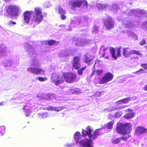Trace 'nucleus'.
Listing matches in <instances>:
<instances>
[{"mask_svg":"<svg viewBox=\"0 0 147 147\" xmlns=\"http://www.w3.org/2000/svg\"><path fill=\"white\" fill-rule=\"evenodd\" d=\"M144 90L147 91V84L144 87Z\"/></svg>","mask_w":147,"mask_h":147,"instance_id":"obj_47","label":"nucleus"},{"mask_svg":"<svg viewBox=\"0 0 147 147\" xmlns=\"http://www.w3.org/2000/svg\"><path fill=\"white\" fill-rule=\"evenodd\" d=\"M113 78V75L110 72H107L103 75L99 80L100 84H104L111 81Z\"/></svg>","mask_w":147,"mask_h":147,"instance_id":"obj_4","label":"nucleus"},{"mask_svg":"<svg viewBox=\"0 0 147 147\" xmlns=\"http://www.w3.org/2000/svg\"><path fill=\"white\" fill-rule=\"evenodd\" d=\"M48 45L50 46L52 45L55 44L57 45L59 43V42H57L53 40H50L48 41Z\"/></svg>","mask_w":147,"mask_h":147,"instance_id":"obj_24","label":"nucleus"},{"mask_svg":"<svg viewBox=\"0 0 147 147\" xmlns=\"http://www.w3.org/2000/svg\"><path fill=\"white\" fill-rule=\"evenodd\" d=\"M33 12L32 11H27L23 13V19L25 23L28 24L30 19V17Z\"/></svg>","mask_w":147,"mask_h":147,"instance_id":"obj_8","label":"nucleus"},{"mask_svg":"<svg viewBox=\"0 0 147 147\" xmlns=\"http://www.w3.org/2000/svg\"><path fill=\"white\" fill-rule=\"evenodd\" d=\"M109 58V56H107L105 57V58L106 59H108Z\"/></svg>","mask_w":147,"mask_h":147,"instance_id":"obj_51","label":"nucleus"},{"mask_svg":"<svg viewBox=\"0 0 147 147\" xmlns=\"http://www.w3.org/2000/svg\"><path fill=\"white\" fill-rule=\"evenodd\" d=\"M126 111H130L131 113H128L125 114L124 117L127 119H130L133 117L134 113L132 112V110L130 109H128L125 110Z\"/></svg>","mask_w":147,"mask_h":147,"instance_id":"obj_19","label":"nucleus"},{"mask_svg":"<svg viewBox=\"0 0 147 147\" xmlns=\"http://www.w3.org/2000/svg\"><path fill=\"white\" fill-rule=\"evenodd\" d=\"M130 135H127L126 136H123L121 137H119L112 141V143L114 144H117L121 142L122 140L126 141L130 137Z\"/></svg>","mask_w":147,"mask_h":147,"instance_id":"obj_14","label":"nucleus"},{"mask_svg":"<svg viewBox=\"0 0 147 147\" xmlns=\"http://www.w3.org/2000/svg\"><path fill=\"white\" fill-rule=\"evenodd\" d=\"M121 47H119L118 48L117 50V58L118 57H120L121 55Z\"/></svg>","mask_w":147,"mask_h":147,"instance_id":"obj_31","label":"nucleus"},{"mask_svg":"<svg viewBox=\"0 0 147 147\" xmlns=\"http://www.w3.org/2000/svg\"><path fill=\"white\" fill-rule=\"evenodd\" d=\"M49 109L51 111H55V107H49Z\"/></svg>","mask_w":147,"mask_h":147,"instance_id":"obj_45","label":"nucleus"},{"mask_svg":"<svg viewBox=\"0 0 147 147\" xmlns=\"http://www.w3.org/2000/svg\"><path fill=\"white\" fill-rule=\"evenodd\" d=\"M65 81L68 83H71L73 80L74 75L71 73H64L63 75Z\"/></svg>","mask_w":147,"mask_h":147,"instance_id":"obj_9","label":"nucleus"},{"mask_svg":"<svg viewBox=\"0 0 147 147\" xmlns=\"http://www.w3.org/2000/svg\"><path fill=\"white\" fill-rule=\"evenodd\" d=\"M16 9L12 5H8L5 6L4 10L7 13L8 15H12L18 16V13L17 12L14 13L13 11Z\"/></svg>","mask_w":147,"mask_h":147,"instance_id":"obj_7","label":"nucleus"},{"mask_svg":"<svg viewBox=\"0 0 147 147\" xmlns=\"http://www.w3.org/2000/svg\"><path fill=\"white\" fill-rule=\"evenodd\" d=\"M63 109V108L61 107H55V111L57 112L60 111Z\"/></svg>","mask_w":147,"mask_h":147,"instance_id":"obj_34","label":"nucleus"},{"mask_svg":"<svg viewBox=\"0 0 147 147\" xmlns=\"http://www.w3.org/2000/svg\"><path fill=\"white\" fill-rule=\"evenodd\" d=\"M131 54H136L137 55H139L140 56V57H142L143 55L141 53H140L139 51L134 50H131Z\"/></svg>","mask_w":147,"mask_h":147,"instance_id":"obj_25","label":"nucleus"},{"mask_svg":"<svg viewBox=\"0 0 147 147\" xmlns=\"http://www.w3.org/2000/svg\"><path fill=\"white\" fill-rule=\"evenodd\" d=\"M43 16L40 8L35 7L33 15V20L37 24H38L43 20Z\"/></svg>","mask_w":147,"mask_h":147,"instance_id":"obj_2","label":"nucleus"},{"mask_svg":"<svg viewBox=\"0 0 147 147\" xmlns=\"http://www.w3.org/2000/svg\"><path fill=\"white\" fill-rule=\"evenodd\" d=\"M109 51L111 55L112 58L116 60L117 59V56L116 54V51L113 48H111L109 50Z\"/></svg>","mask_w":147,"mask_h":147,"instance_id":"obj_20","label":"nucleus"},{"mask_svg":"<svg viewBox=\"0 0 147 147\" xmlns=\"http://www.w3.org/2000/svg\"><path fill=\"white\" fill-rule=\"evenodd\" d=\"M24 113L25 114L26 116L27 117H28L30 115V112L28 109H25L24 110Z\"/></svg>","mask_w":147,"mask_h":147,"instance_id":"obj_36","label":"nucleus"},{"mask_svg":"<svg viewBox=\"0 0 147 147\" xmlns=\"http://www.w3.org/2000/svg\"><path fill=\"white\" fill-rule=\"evenodd\" d=\"M123 54L125 57H129L131 54V50L129 47L123 48Z\"/></svg>","mask_w":147,"mask_h":147,"instance_id":"obj_16","label":"nucleus"},{"mask_svg":"<svg viewBox=\"0 0 147 147\" xmlns=\"http://www.w3.org/2000/svg\"><path fill=\"white\" fill-rule=\"evenodd\" d=\"M57 11L58 13L60 15V17L61 20H64L66 18V16L65 15L66 12L61 6H58L57 9Z\"/></svg>","mask_w":147,"mask_h":147,"instance_id":"obj_11","label":"nucleus"},{"mask_svg":"<svg viewBox=\"0 0 147 147\" xmlns=\"http://www.w3.org/2000/svg\"><path fill=\"white\" fill-rule=\"evenodd\" d=\"M108 7V5L106 4H99V8L102 9H106Z\"/></svg>","mask_w":147,"mask_h":147,"instance_id":"obj_29","label":"nucleus"},{"mask_svg":"<svg viewBox=\"0 0 147 147\" xmlns=\"http://www.w3.org/2000/svg\"><path fill=\"white\" fill-rule=\"evenodd\" d=\"M139 44L141 46L146 45V40L144 39H143L141 41L139 42Z\"/></svg>","mask_w":147,"mask_h":147,"instance_id":"obj_37","label":"nucleus"},{"mask_svg":"<svg viewBox=\"0 0 147 147\" xmlns=\"http://www.w3.org/2000/svg\"><path fill=\"white\" fill-rule=\"evenodd\" d=\"M146 49H147V45L146 46Z\"/></svg>","mask_w":147,"mask_h":147,"instance_id":"obj_55","label":"nucleus"},{"mask_svg":"<svg viewBox=\"0 0 147 147\" xmlns=\"http://www.w3.org/2000/svg\"><path fill=\"white\" fill-rule=\"evenodd\" d=\"M104 25L107 29H113L115 26L114 21L111 16H108L107 19L104 22Z\"/></svg>","mask_w":147,"mask_h":147,"instance_id":"obj_3","label":"nucleus"},{"mask_svg":"<svg viewBox=\"0 0 147 147\" xmlns=\"http://www.w3.org/2000/svg\"><path fill=\"white\" fill-rule=\"evenodd\" d=\"M69 5L70 8H73L74 7V1L72 0L70 1L69 3Z\"/></svg>","mask_w":147,"mask_h":147,"instance_id":"obj_39","label":"nucleus"},{"mask_svg":"<svg viewBox=\"0 0 147 147\" xmlns=\"http://www.w3.org/2000/svg\"><path fill=\"white\" fill-rule=\"evenodd\" d=\"M122 115V113L121 112L118 111L116 112L115 115V117L116 118H119Z\"/></svg>","mask_w":147,"mask_h":147,"instance_id":"obj_33","label":"nucleus"},{"mask_svg":"<svg viewBox=\"0 0 147 147\" xmlns=\"http://www.w3.org/2000/svg\"><path fill=\"white\" fill-rule=\"evenodd\" d=\"M80 79V78L79 76H77L76 75H74V81L76 82L78 81Z\"/></svg>","mask_w":147,"mask_h":147,"instance_id":"obj_42","label":"nucleus"},{"mask_svg":"<svg viewBox=\"0 0 147 147\" xmlns=\"http://www.w3.org/2000/svg\"><path fill=\"white\" fill-rule=\"evenodd\" d=\"M80 60L79 57L76 56L74 57V68L75 69L78 70L80 68L81 66Z\"/></svg>","mask_w":147,"mask_h":147,"instance_id":"obj_15","label":"nucleus"},{"mask_svg":"<svg viewBox=\"0 0 147 147\" xmlns=\"http://www.w3.org/2000/svg\"><path fill=\"white\" fill-rule=\"evenodd\" d=\"M16 24V22H12L10 21L7 24L9 26H11L12 25H14Z\"/></svg>","mask_w":147,"mask_h":147,"instance_id":"obj_41","label":"nucleus"},{"mask_svg":"<svg viewBox=\"0 0 147 147\" xmlns=\"http://www.w3.org/2000/svg\"><path fill=\"white\" fill-rule=\"evenodd\" d=\"M68 147H69V146H68Z\"/></svg>","mask_w":147,"mask_h":147,"instance_id":"obj_56","label":"nucleus"},{"mask_svg":"<svg viewBox=\"0 0 147 147\" xmlns=\"http://www.w3.org/2000/svg\"><path fill=\"white\" fill-rule=\"evenodd\" d=\"M116 103L117 105H121V104H123L122 102L121 99V100H119L118 101H117L116 102Z\"/></svg>","mask_w":147,"mask_h":147,"instance_id":"obj_43","label":"nucleus"},{"mask_svg":"<svg viewBox=\"0 0 147 147\" xmlns=\"http://www.w3.org/2000/svg\"><path fill=\"white\" fill-rule=\"evenodd\" d=\"M63 26H65V25H64V24L60 25L59 26L60 27H61Z\"/></svg>","mask_w":147,"mask_h":147,"instance_id":"obj_52","label":"nucleus"},{"mask_svg":"<svg viewBox=\"0 0 147 147\" xmlns=\"http://www.w3.org/2000/svg\"><path fill=\"white\" fill-rule=\"evenodd\" d=\"M132 129V125L130 123L123 124L119 123L117 124L116 131L119 134L122 135L129 134Z\"/></svg>","mask_w":147,"mask_h":147,"instance_id":"obj_1","label":"nucleus"},{"mask_svg":"<svg viewBox=\"0 0 147 147\" xmlns=\"http://www.w3.org/2000/svg\"><path fill=\"white\" fill-rule=\"evenodd\" d=\"M136 57H135V59H136Z\"/></svg>","mask_w":147,"mask_h":147,"instance_id":"obj_57","label":"nucleus"},{"mask_svg":"<svg viewBox=\"0 0 147 147\" xmlns=\"http://www.w3.org/2000/svg\"><path fill=\"white\" fill-rule=\"evenodd\" d=\"M105 55V53H103L102 54V57H104V56Z\"/></svg>","mask_w":147,"mask_h":147,"instance_id":"obj_53","label":"nucleus"},{"mask_svg":"<svg viewBox=\"0 0 147 147\" xmlns=\"http://www.w3.org/2000/svg\"><path fill=\"white\" fill-rule=\"evenodd\" d=\"M80 143L83 144V147H92L91 146L89 142H84V141H81L80 142Z\"/></svg>","mask_w":147,"mask_h":147,"instance_id":"obj_23","label":"nucleus"},{"mask_svg":"<svg viewBox=\"0 0 147 147\" xmlns=\"http://www.w3.org/2000/svg\"><path fill=\"white\" fill-rule=\"evenodd\" d=\"M145 70L143 68H141L138 70L136 71L135 72L136 74L138 75H140L141 74L143 73L144 72Z\"/></svg>","mask_w":147,"mask_h":147,"instance_id":"obj_30","label":"nucleus"},{"mask_svg":"<svg viewBox=\"0 0 147 147\" xmlns=\"http://www.w3.org/2000/svg\"><path fill=\"white\" fill-rule=\"evenodd\" d=\"M96 74L95 73V70L94 71H93L92 72L91 75L93 76L94 75Z\"/></svg>","mask_w":147,"mask_h":147,"instance_id":"obj_48","label":"nucleus"},{"mask_svg":"<svg viewBox=\"0 0 147 147\" xmlns=\"http://www.w3.org/2000/svg\"><path fill=\"white\" fill-rule=\"evenodd\" d=\"M51 80L56 85L62 83L64 81V80L62 77L59 78L58 75L54 73H53L51 76Z\"/></svg>","mask_w":147,"mask_h":147,"instance_id":"obj_5","label":"nucleus"},{"mask_svg":"<svg viewBox=\"0 0 147 147\" xmlns=\"http://www.w3.org/2000/svg\"><path fill=\"white\" fill-rule=\"evenodd\" d=\"M81 6L82 7L86 8L88 7V3L87 1L86 0H78L74 1V7H80Z\"/></svg>","mask_w":147,"mask_h":147,"instance_id":"obj_10","label":"nucleus"},{"mask_svg":"<svg viewBox=\"0 0 147 147\" xmlns=\"http://www.w3.org/2000/svg\"><path fill=\"white\" fill-rule=\"evenodd\" d=\"M32 66H35V64H33L32 65Z\"/></svg>","mask_w":147,"mask_h":147,"instance_id":"obj_54","label":"nucleus"},{"mask_svg":"<svg viewBox=\"0 0 147 147\" xmlns=\"http://www.w3.org/2000/svg\"><path fill=\"white\" fill-rule=\"evenodd\" d=\"M80 132L78 131L76 132L74 135V138L76 141V144H77L78 143L82 145L83 146V144L80 143V142L82 140L80 141Z\"/></svg>","mask_w":147,"mask_h":147,"instance_id":"obj_17","label":"nucleus"},{"mask_svg":"<svg viewBox=\"0 0 147 147\" xmlns=\"http://www.w3.org/2000/svg\"><path fill=\"white\" fill-rule=\"evenodd\" d=\"M147 129L140 126L138 127L135 130V132L137 135L145 134L147 132Z\"/></svg>","mask_w":147,"mask_h":147,"instance_id":"obj_12","label":"nucleus"},{"mask_svg":"<svg viewBox=\"0 0 147 147\" xmlns=\"http://www.w3.org/2000/svg\"><path fill=\"white\" fill-rule=\"evenodd\" d=\"M86 130H85L83 129H82V136L83 137L85 136H88V137L91 134V132L93 130L89 126H88L86 128Z\"/></svg>","mask_w":147,"mask_h":147,"instance_id":"obj_13","label":"nucleus"},{"mask_svg":"<svg viewBox=\"0 0 147 147\" xmlns=\"http://www.w3.org/2000/svg\"><path fill=\"white\" fill-rule=\"evenodd\" d=\"M103 72V70L102 69H97L95 70V73L98 75H101Z\"/></svg>","mask_w":147,"mask_h":147,"instance_id":"obj_32","label":"nucleus"},{"mask_svg":"<svg viewBox=\"0 0 147 147\" xmlns=\"http://www.w3.org/2000/svg\"><path fill=\"white\" fill-rule=\"evenodd\" d=\"M128 107L127 105H124L123 106H121V107H119L120 109H123L125 108H126Z\"/></svg>","mask_w":147,"mask_h":147,"instance_id":"obj_46","label":"nucleus"},{"mask_svg":"<svg viewBox=\"0 0 147 147\" xmlns=\"http://www.w3.org/2000/svg\"><path fill=\"white\" fill-rule=\"evenodd\" d=\"M99 135L98 130H95L93 134H91L90 135V136L89 137V139L87 140V141H88V142H91V139H95L97 137V136Z\"/></svg>","mask_w":147,"mask_h":147,"instance_id":"obj_18","label":"nucleus"},{"mask_svg":"<svg viewBox=\"0 0 147 147\" xmlns=\"http://www.w3.org/2000/svg\"><path fill=\"white\" fill-rule=\"evenodd\" d=\"M5 131V127L4 126L0 127V135H3Z\"/></svg>","mask_w":147,"mask_h":147,"instance_id":"obj_27","label":"nucleus"},{"mask_svg":"<svg viewBox=\"0 0 147 147\" xmlns=\"http://www.w3.org/2000/svg\"><path fill=\"white\" fill-rule=\"evenodd\" d=\"M86 68V66H85L84 67H83L80 69H78L77 71V73L79 75L81 76L83 74V71Z\"/></svg>","mask_w":147,"mask_h":147,"instance_id":"obj_26","label":"nucleus"},{"mask_svg":"<svg viewBox=\"0 0 147 147\" xmlns=\"http://www.w3.org/2000/svg\"><path fill=\"white\" fill-rule=\"evenodd\" d=\"M85 62L86 63H89L93 59L91 56H88L86 55H84Z\"/></svg>","mask_w":147,"mask_h":147,"instance_id":"obj_21","label":"nucleus"},{"mask_svg":"<svg viewBox=\"0 0 147 147\" xmlns=\"http://www.w3.org/2000/svg\"><path fill=\"white\" fill-rule=\"evenodd\" d=\"M141 66L147 70V63H142L140 64Z\"/></svg>","mask_w":147,"mask_h":147,"instance_id":"obj_40","label":"nucleus"},{"mask_svg":"<svg viewBox=\"0 0 147 147\" xmlns=\"http://www.w3.org/2000/svg\"><path fill=\"white\" fill-rule=\"evenodd\" d=\"M100 62V61H99V60H98V59H97L96 60V61H95V63H99V62Z\"/></svg>","mask_w":147,"mask_h":147,"instance_id":"obj_49","label":"nucleus"},{"mask_svg":"<svg viewBox=\"0 0 147 147\" xmlns=\"http://www.w3.org/2000/svg\"><path fill=\"white\" fill-rule=\"evenodd\" d=\"M81 92L80 90L78 88H76L74 89V94H79Z\"/></svg>","mask_w":147,"mask_h":147,"instance_id":"obj_35","label":"nucleus"},{"mask_svg":"<svg viewBox=\"0 0 147 147\" xmlns=\"http://www.w3.org/2000/svg\"><path fill=\"white\" fill-rule=\"evenodd\" d=\"M131 98L130 97H127L121 99L123 104H126L131 100Z\"/></svg>","mask_w":147,"mask_h":147,"instance_id":"obj_28","label":"nucleus"},{"mask_svg":"<svg viewBox=\"0 0 147 147\" xmlns=\"http://www.w3.org/2000/svg\"><path fill=\"white\" fill-rule=\"evenodd\" d=\"M47 113H44L42 115V117L43 118L47 117Z\"/></svg>","mask_w":147,"mask_h":147,"instance_id":"obj_44","label":"nucleus"},{"mask_svg":"<svg viewBox=\"0 0 147 147\" xmlns=\"http://www.w3.org/2000/svg\"><path fill=\"white\" fill-rule=\"evenodd\" d=\"M115 110H120L119 107H116L115 109Z\"/></svg>","mask_w":147,"mask_h":147,"instance_id":"obj_50","label":"nucleus"},{"mask_svg":"<svg viewBox=\"0 0 147 147\" xmlns=\"http://www.w3.org/2000/svg\"><path fill=\"white\" fill-rule=\"evenodd\" d=\"M114 121H112L108 122L106 125V127L108 129H111L113 127V125L114 124Z\"/></svg>","mask_w":147,"mask_h":147,"instance_id":"obj_22","label":"nucleus"},{"mask_svg":"<svg viewBox=\"0 0 147 147\" xmlns=\"http://www.w3.org/2000/svg\"><path fill=\"white\" fill-rule=\"evenodd\" d=\"M38 79L41 82L45 81L47 80V78H43L41 77H38Z\"/></svg>","mask_w":147,"mask_h":147,"instance_id":"obj_38","label":"nucleus"},{"mask_svg":"<svg viewBox=\"0 0 147 147\" xmlns=\"http://www.w3.org/2000/svg\"><path fill=\"white\" fill-rule=\"evenodd\" d=\"M27 71L36 75L40 74L41 75L44 74L45 71L42 69L36 67H30L28 68Z\"/></svg>","mask_w":147,"mask_h":147,"instance_id":"obj_6","label":"nucleus"}]
</instances>
